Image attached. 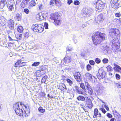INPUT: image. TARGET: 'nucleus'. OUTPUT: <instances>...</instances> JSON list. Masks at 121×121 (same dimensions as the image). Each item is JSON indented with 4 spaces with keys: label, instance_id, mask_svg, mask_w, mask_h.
<instances>
[{
    "label": "nucleus",
    "instance_id": "nucleus-63",
    "mask_svg": "<svg viewBox=\"0 0 121 121\" xmlns=\"http://www.w3.org/2000/svg\"><path fill=\"white\" fill-rule=\"evenodd\" d=\"M115 119L114 118H112L110 120V121H114Z\"/></svg>",
    "mask_w": 121,
    "mask_h": 121
},
{
    "label": "nucleus",
    "instance_id": "nucleus-50",
    "mask_svg": "<svg viewBox=\"0 0 121 121\" xmlns=\"http://www.w3.org/2000/svg\"><path fill=\"white\" fill-rule=\"evenodd\" d=\"M13 43H9L8 44V48H11L13 47Z\"/></svg>",
    "mask_w": 121,
    "mask_h": 121
},
{
    "label": "nucleus",
    "instance_id": "nucleus-43",
    "mask_svg": "<svg viewBox=\"0 0 121 121\" xmlns=\"http://www.w3.org/2000/svg\"><path fill=\"white\" fill-rule=\"evenodd\" d=\"M99 109L104 114H105L106 112V111L105 109L103 108H99Z\"/></svg>",
    "mask_w": 121,
    "mask_h": 121
},
{
    "label": "nucleus",
    "instance_id": "nucleus-6",
    "mask_svg": "<svg viewBox=\"0 0 121 121\" xmlns=\"http://www.w3.org/2000/svg\"><path fill=\"white\" fill-rule=\"evenodd\" d=\"M110 36L112 37H120V32L119 30L117 29L112 28L109 32Z\"/></svg>",
    "mask_w": 121,
    "mask_h": 121
},
{
    "label": "nucleus",
    "instance_id": "nucleus-34",
    "mask_svg": "<svg viewBox=\"0 0 121 121\" xmlns=\"http://www.w3.org/2000/svg\"><path fill=\"white\" fill-rule=\"evenodd\" d=\"M16 38L18 39H21L22 36V34H17L15 35Z\"/></svg>",
    "mask_w": 121,
    "mask_h": 121
},
{
    "label": "nucleus",
    "instance_id": "nucleus-30",
    "mask_svg": "<svg viewBox=\"0 0 121 121\" xmlns=\"http://www.w3.org/2000/svg\"><path fill=\"white\" fill-rule=\"evenodd\" d=\"M38 109L40 112L43 113H44L45 111V109H43L42 107L40 106L38 108Z\"/></svg>",
    "mask_w": 121,
    "mask_h": 121
},
{
    "label": "nucleus",
    "instance_id": "nucleus-31",
    "mask_svg": "<svg viewBox=\"0 0 121 121\" xmlns=\"http://www.w3.org/2000/svg\"><path fill=\"white\" fill-rule=\"evenodd\" d=\"M36 76L38 77H40L43 75L40 70H37L36 72Z\"/></svg>",
    "mask_w": 121,
    "mask_h": 121
},
{
    "label": "nucleus",
    "instance_id": "nucleus-37",
    "mask_svg": "<svg viewBox=\"0 0 121 121\" xmlns=\"http://www.w3.org/2000/svg\"><path fill=\"white\" fill-rule=\"evenodd\" d=\"M66 81H67V83L69 84V85L70 86H71L73 84V81L70 79L69 78H67L66 79Z\"/></svg>",
    "mask_w": 121,
    "mask_h": 121
},
{
    "label": "nucleus",
    "instance_id": "nucleus-36",
    "mask_svg": "<svg viewBox=\"0 0 121 121\" xmlns=\"http://www.w3.org/2000/svg\"><path fill=\"white\" fill-rule=\"evenodd\" d=\"M80 86L83 90H85L86 89L85 86L83 83L82 82L80 84Z\"/></svg>",
    "mask_w": 121,
    "mask_h": 121
},
{
    "label": "nucleus",
    "instance_id": "nucleus-15",
    "mask_svg": "<svg viewBox=\"0 0 121 121\" xmlns=\"http://www.w3.org/2000/svg\"><path fill=\"white\" fill-rule=\"evenodd\" d=\"M103 71L101 69H99L98 71V73H97V76L98 78L100 80L103 78Z\"/></svg>",
    "mask_w": 121,
    "mask_h": 121
},
{
    "label": "nucleus",
    "instance_id": "nucleus-44",
    "mask_svg": "<svg viewBox=\"0 0 121 121\" xmlns=\"http://www.w3.org/2000/svg\"><path fill=\"white\" fill-rule=\"evenodd\" d=\"M23 12L27 14H29L30 13L29 10L27 8L25 9L24 10Z\"/></svg>",
    "mask_w": 121,
    "mask_h": 121
},
{
    "label": "nucleus",
    "instance_id": "nucleus-57",
    "mask_svg": "<svg viewBox=\"0 0 121 121\" xmlns=\"http://www.w3.org/2000/svg\"><path fill=\"white\" fill-rule=\"evenodd\" d=\"M119 0H111V3H118L117 1Z\"/></svg>",
    "mask_w": 121,
    "mask_h": 121
},
{
    "label": "nucleus",
    "instance_id": "nucleus-24",
    "mask_svg": "<svg viewBox=\"0 0 121 121\" xmlns=\"http://www.w3.org/2000/svg\"><path fill=\"white\" fill-rule=\"evenodd\" d=\"M77 99L79 101H84L85 100V98L82 95H79L77 97Z\"/></svg>",
    "mask_w": 121,
    "mask_h": 121
},
{
    "label": "nucleus",
    "instance_id": "nucleus-46",
    "mask_svg": "<svg viewBox=\"0 0 121 121\" xmlns=\"http://www.w3.org/2000/svg\"><path fill=\"white\" fill-rule=\"evenodd\" d=\"M73 50L72 48H70L69 46L66 48V52H70Z\"/></svg>",
    "mask_w": 121,
    "mask_h": 121
},
{
    "label": "nucleus",
    "instance_id": "nucleus-9",
    "mask_svg": "<svg viewBox=\"0 0 121 121\" xmlns=\"http://www.w3.org/2000/svg\"><path fill=\"white\" fill-rule=\"evenodd\" d=\"M68 54L69 53H66V54L63 59V61L66 64H69L72 61L71 57L68 55Z\"/></svg>",
    "mask_w": 121,
    "mask_h": 121
},
{
    "label": "nucleus",
    "instance_id": "nucleus-29",
    "mask_svg": "<svg viewBox=\"0 0 121 121\" xmlns=\"http://www.w3.org/2000/svg\"><path fill=\"white\" fill-rule=\"evenodd\" d=\"M55 5L57 6H60L61 5V1L60 0H55Z\"/></svg>",
    "mask_w": 121,
    "mask_h": 121
},
{
    "label": "nucleus",
    "instance_id": "nucleus-16",
    "mask_svg": "<svg viewBox=\"0 0 121 121\" xmlns=\"http://www.w3.org/2000/svg\"><path fill=\"white\" fill-rule=\"evenodd\" d=\"M86 104L87 105V107L90 109L93 106L91 100L90 99L89 100L88 97L86 101Z\"/></svg>",
    "mask_w": 121,
    "mask_h": 121
},
{
    "label": "nucleus",
    "instance_id": "nucleus-58",
    "mask_svg": "<svg viewBox=\"0 0 121 121\" xmlns=\"http://www.w3.org/2000/svg\"><path fill=\"white\" fill-rule=\"evenodd\" d=\"M73 2L72 0H67V3L69 5L70 4Z\"/></svg>",
    "mask_w": 121,
    "mask_h": 121
},
{
    "label": "nucleus",
    "instance_id": "nucleus-42",
    "mask_svg": "<svg viewBox=\"0 0 121 121\" xmlns=\"http://www.w3.org/2000/svg\"><path fill=\"white\" fill-rule=\"evenodd\" d=\"M95 61L97 64H99L101 62V61L99 58H96L95 59Z\"/></svg>",
    "mask_w": 121,
    "mask_h": 121
},
{
    "label": "nucleus",
    "instance_id": "nucleus-21",
    "mask_svg": "<svg viewBox=\"0 0 121 121\" xmlns=\"http://www.w3.org/2000/svg\"><path fill=\"white\" fill-rule=\"evenodd\" d=\"M111 4V7L114 9H117L119 7V4L118 3Z\"/></svg>",
    "mask_w": 121,
    "mask_h": 121
},
{
    "label": "nucleus",
    "instance_id": "nucleus-41",
    "mask_svg": "<svg viewBox=\"0 0 121 121\" xmlns=\"http://www.w3.org/2000/svg\"><path fill=\"white\" fill-rule=\"evenodd\" d=\"M108 59L105 58L103 59L102 60L103 63L104 64L108 63Z\"/></svg>",
    "mask_w": 121,
    "mask_h": 121
},
{
    "label": "nucleus",
    "instance_id": "nucleus-23",
    "mask_svg": "<svg viewBox=\"0 0 121 121\" xmlns=\"http://www.w3.org/2000/svg\"><path fill=\"white\" fill-rule=\"evenodd\" d=\"M6 20L2 18L0 19V24L1 25L4 26L6 24Z\"/></svg>",
    "mask_w": 121,
    "mask_h": 121
},
{
    "label": "nucleus",
    "instance_id": "nucleus-3",
    "mask_svg": "<svg viewBox=\"0 0 121 121\" xmlns=\"http://www.w3.org/2000/svg\"><path fill=\"white\" fill-rule=\"evenodd\" d=\"M60 18V15L57 13L52 14H51L50 20L51 21H54L53 24L57 26L61 23Z\"/></svg>",
    "mask_w": 121,
    "mask_h": 121
},
{
    "label": "nucleus",
    "instance_id": "nucleus-35",
    "mask_svg": "<svg viewBox=\"0 0 121 121\" xmlns=\"http://www.w3.org/2000/svg\"><path fill=\"white\" fill-rule=\"evenodd\" d=\"M21 16L19 13H17L15 15V17L17 20L19 21L21 18Z\"/></svg>",
    "mask_w": 121,
    "mask_h": 121
},
{
    "label": "nucleus",
    "instance_id": "nucleus-53",
    "mask_svg": "<svg viewBox=\"0 0 121 121\" xmlns=\"http://www.w3.org/2000/svg\"><path fill=\"white\" fill-rule=\"evenodd\" d=\"M38 7L39 9L41 10L43 8V6L42 4H40L38 5Z\"/></svg>",
    "mask_w": 121,
    "mask_h": 121
},
{
    "label": "nucleus",
    "instance_id": "nucleus-33",
    "mask_svg": "<svg viewBox=\"0 0 121 121\" xmlns=\"http://www.w3.org/2000/svg\"><path fill=\"white\" fill-rule=\"evenodd\" d=\"M55 0H51L49 2V4L51 6H54L55 5Z\"/></svg>",
    "mask_w": 121,
    "mask_h": 121
},
{
    "label": "nucleus",
    "instance_id": "nucleus-4",
    "mask_svg": "<svg viewBox=\"0 0 121 121\" xmlns=\"http://www.w3.org/2000/svg\"><path fill=\"white\" fill-rule=\"evenodd\" d=\"M93 4L96 5V10L99 12L103 10L105 5V3H103L101 0H95Z\"/></svg>",
    "mask_w": 121,
    "mask_h": 121
},
{
    "label": "nucleus",
    "instance_id": "nucleus-39",
    "mask_svg": "<svg viewBox=\"0 0 121 121\" xmlns=\"http://www.w3.org/2000/svg\"><path fill=\"white\" fill-rule=\"evenodd\" d=\"M86 69L88 71H89L91 70L92 68V67L89 64H88L86 66Z\"/></svg>",
    "mask_w": 121,
    "mask_h": 121
},
{
    "label": "nucleus",
    "instance_id": "nucleus-59",
    "mask_svg": "<svg viewBox=\"0 0 121 121\" xmlns=\"http://www.w3.org/2000/svg\"><path fill=\"white\" fill-rule=\"evenodd\" d=\"M74 88L75 89L76 92H77V91L80 88H79V87L77 86H75Z\"/></svg>",
    "mask_w": 121,
    "mask_h": 121
},
{
    "label": "nucleus",
    "instance_id": "nucleus-32",
    "mask_svg": "<svg viewBox=\"0 0 121 121\" xmlns=\"http://www.w3.org/2000/svg\"><path fill=\"white\" fill-rule=\"evenodd\" d=\"M106 68L108 71L111 72L113 71V68L110 65H108Z\"/></svg>",
    "mask_w": 121,
    "mask_h": 121
},
{
    "label": "nucleus",
    "instance_id": "nucleus-48",
    "mask_svg": "<svg viewBox=\"0 0 121 121\" xmlns=\"http://www.w3.org/2000/svg\"><path fill=\"white\" fill-rule=\"evenodd\" d=\"M26 6V4H24L22 2H21L20 5V6L21 8H24Z\"/></svg>",
    "mask_w": 121,
    "mask_h": 121
},
{
    "label": "nucleus",
    "instance_id": "nucleus-64",
    "mask_svg": "<svg viewBox=\"0 0 121 121\" xmlns=\"http://www.w3.org/2000/svg\"><path fill=\"white\" fill-rule=\"evenodd\" d=\"M8 38L10 41H11L13 40V39H12L11 37H10V36H9Z\"/></svg>",
    "mask_w": 121,
    "mask_h": 121
},
{
    "label": "nucleus",
    "instance_id": "nucleus-10",
    "mask_svg": "<svg viewBox=\"0 0 121 121\" xmlns=\"http://www.w3.org/2000/svg\"><path fill=\"white\" fill-rule=\"evenodd\" d=\"M104 19L103 14L102 13L99 14L98 16L97 19V22L100 23L102 22Z\"/></svg>",
    "mask_w": 121,
    "mask_h": 121
},
{
    "label": "nucleus",
    "instance_id": "nucleus-7",
    "mask_svg": "<svg viewBox=\"0 0 121 121\" xmlns=\"http://www.w3.org/2000/svg\"><path fill=\"white\" fill-rule=\"evenodd\" d=\"M22 60L21 59L17 60L15 63L14 67H18L20 68L26 65V63L22 62Z\"/></svg>",
    "mask_w": 121,
    "mask_h": 121
},
{
    "label": "nucleus",
    "instance_id": "nucleus-45",
    "mask_svg": "<svg viewBox=\"0 0 121 121\" xmlns=\"http://www.w3.org/2000/svg\"><path fill=\"white\" fill-rule=\"evenodd\" d=\"M73 4L75 5H77L79 4L80 2L78 0H75L73 2Z\"/></svg>",
    "mask_w": 121,
    "mask_h": 121
},
{
    "label": "nucleus",
    "instance_id": "nucleus-13",
    "mask_svg": "<svg viewBox=\"0 0 121 121\" xmlns=\"http://www.w3.org/2000/svg\"><path fill=\"white\" fill-rule=\"evenodd\" d=\"M98 115V117H101L102 115L100 113H99V111L97 108H95L94 109V115L93 117L94 118H96Z\"/></svg>",
    "mask_w": 121,
    "mask_h": 121
},
{
    "label": "nucleus",
    "instance_id": "nucleus-19",
    "mask_svg": "<svg viewBox=\"0 0 121 121\" xmlns=\"http://www.w3.org/2000/svg\"><path fill=\"white\" fill-rule=\"evenodd\" d=\"M5 0H0V9H3L5 5Z\"/></svg>",
    "mask_w": 121,
    "mask_h": 121
},
{
    "label": "nucleus",
    "instance_id": "nucleus-14",
    "mask_svg": "<svg viewBox=\"0 0 121 121\" xmlns=\"http://www.w3.org/2000/svg\"><path fill=\"white\" fill-rule=\"evenodd\" d=\"M58 89L63 92L67 90V89L65 85L63 83H61L60 84Z\"/></svg>",
    "mask_w": 121,
    "mask_h": 121
},
{
    "label": "nucleus",
    "instance_id": "nucleus-54",
    "mask_svg": "<svg viewBox=\"0 0 121 121\" xmlns=\"http://www.w3.org/2000/svg\"><path fill=\"white\" fill-rule=\"evenodd\" d=\"M121 14L120 13H116L115 14V16L116 17H119L121 16Z\"/></svg>",
    "mask_w": 121,
    "mask_h": 121
},
{
    "label": "nucleus",
    "instance_id": "nucleus-12",
    "mask_svg": "<svg viewBox=\"0 0 121 121\" xmlns=\"http://www.w3.org/2000/svg\"><path fill=\"white\" fill-rule=\"evenodd\" d=\"M73 76L74 78L78 82H80L81 80L82 79L81 78V75L79 72H75Z\"/></svg>",
    "mask_w": 121,
    "mask_h": 121
},
{
    "label": "nucleus",
    "instance_id": "nucleus-60",
    "mask_svg": "<svg viewBox=\"0 0 121 121\" xmlns=\"http://www.w3.org/2000/svg\"><path fill=\"white\" fill-rule=\"evenodd\" d=\"M104 106L107 111L109 110V108L108 106H107L106 105H105Z\"/></svg>",
    "mask_w": 121,
    "mask_h": 121
},
{
    "label": "nucleus",
    "instance_id": "nucleus-1",
    "mask_svg": "<svg viewBox=\"0 0 121 121\" xmlns=\"http://www.w3.org/2000/svg\"><path fill=\"white\" fill-rule=\"evenodd\" d=\"M27 103L24 104L22 102L16 103L13 104V108L17 115L26 117L30 115V110Z\"/></svg>",
    "mask_w": 121,
    "mask_h": 121
},
{
    "label": "nucleus",
    "instance_id": "nucleus-51",
    "mask_svg": "<svg viewBox=\"0 0 121 121\" xmlns=\"http://www.w3.org/2000/svg\"><path fill=\"white\" fill-rule=\"evenodd\" d=\"M115 77L116 79L117 80H119L120 79V76L118 74L116 73L115 75Z\"/></svg>",
    "mask_w": 121,
    "mask_h": 121
},
{
    "label": "nucleus",
    "instance_id": "nucleus-27",
    "mask_svg": "<svg viewBox=\"0 0 121 121\" xmlns=\"http://www.w3.org/2000/svg\"><path fill=\"white\" fill-rule=\"evenodd\" d=\"M29 4L30 7H33L35 6L36 2L35 0H32L29 2Z\"/></svg>",
    "mask_w": 121,
    "mask_h": 121
},
{
    "label": "nucleus",
    "instance_id": "nucleus-2",
    "mask_svg": "<svg viewBox=\"0 0 121 121\" xmlns=\"http://www.w3.org/2000/svg\"><path fill=\"white\" fill-rule=\"evenodd\" d=\"M91 38L93 44L97 46L106 39V35L104 33L98 31L92 36Z\"/></svg>",
    "mask_w": 121,
    "mask_h": 121
},
{
    "label": "nucleus",
    "instance_id": "nucleus-40",
    "mask_svg": "<svg viewBox=\"0 0 121 121\" xmlns=\"http://www.w3.org/2000/svg\"><path fill=\"white\" fill-rule=\"evenodd\" d=\"M48 77V76L47 75H45L42 78V81L43 82H45L46 81Z\"/></svg>",
    "mask_w": 121,
    "mask_h": 121
},
{
    "label": "nucleus",
    "instance_id": "nucleus-11",
    "mask_svg": "<svg viewBox=\"0 0 121 121\" xmlns=\"http://www.w3.org/2000/svg\"><path fill=\"white\" fill-rule=\"evenodd\" d=\"M7 26L11 30H13L14 28V23L13 21L10 19L7 22Z\"/></svg>",
    "mask_w": 121,
    "mask_h": 121
},
{
    "label": "nucleus",
    "instance_id": "nucleus-22",
    "mask_svg": "<svg viewBox=\"0 0 121 121\" xmlns=\"http://www.w3.org/2000/svg\"><path fill=\"white\" fill-rule=\"evenodd\" d=\"M85 75L87 79L90 80L92 79V75L89 73H86L85 74Z\"/></svg>",
    "mask_w": 121,
    "mask_h": 121
},
{
    "label": "nucleus",
    "instance_id": "nucleus-18",
    "mask_svg": "<svg viewBox=\"0 0 121 121\" xmlns=\"http://www.w3.org/2000/svg\"><path fill=\"white\" fill-rule=\"evenodd\" d=\"M116 42H115L112 45V49L113 51L115 52L118 49L119 46L117 44Z\"/></svg>",
    "mask_w": 121,
    "mask_h": 121
},
{
    "label": "nucleus",
    "instance_id": "nucleus-52",
    "mask_svg": "<svg viewBox=\"0 0 121 121\" xmlns=\"http://www.w3.org/2000/svg\"><path fill=\"white\" fill-rule=\"evenodd\" d=\"M109 118H112V116L109 113H108L106 115Z\"/></svg>",
    "mask_w": 121,
    "mask_h": 121
},
{
    "label": "nucleus",
    "instance_id": "nucleus-8",
    "mask_svg": "<svg viewBox=\"0 0 121 121\" xmlns=\"http://www.w3.org/2000/svg\"><path fill=\"white\" fill-rule=\"evenodd\" d=\"M85 84L88 94L90 95H92L93 94V91L91 87L87 82H85Z\"/></svg>",
    "mask_w": 121,
    "mask_h": 121
},
{
    "label": "nucleus",
    "instance_id": "nucleus-56",
    "mask_svg": "<svg viewBox=\"0 0 121 121\" xmlns=\"http://www.w3.org/2000/svg\"><path fill=\"white\" fill-rule=\"evenodd\" d=\"M48 24L47 22H45L44 23V27L46 29H47L48 28Z\"/></svg>",
    "mask_w": 121,
    "mask_h": 121
},
{
    "label": "nucleus",
    "instance_id": "nucleus-17",
    "mask_svg": "<svg viewBox=\"0 0 121 121\" xmlns=\"http://www.w3.org/2000/svg\"><path fill=\"white\" fill-rule=\"evenodd\" d=\"M10 0H8L6 2L7 4V6L9 11H11L13 9V5L10 3H9Z\"/></svg>",
    "mask_w": 121,
    "mask_h": 121
},
{
    "label": "nucleus",
    "instance_id": "nucleus-62",
    "mask_svg": "<svg viewBox=\"0 0 121 121\" xmlns=\"http://www.w3.org/2000/svg\"><path fill=\"white\" fill-rule=\"evenodd\" d=\"M100 90H96V92L97 93V95H99L100 94Z\"/></svg>",
    "mask_w": 121,
    "mask_h": 121
},
{
    "label": "nucleus",
    "instance_id": "nucleus-55",
    "mask_svg": "<svg viewBox=\"0 0 121 121\" xmlns=\"http://www.w3.org/2000/svg\"><path fill=\"white\" fill-rule=\"evenodd\" d=\"M24 36L25 37H28L29 36V33L28 32H26L24 34Z\"/></svg>",
    "mask_w": 121,
    "mask_h": 121
},
{
    "label": "nucleus",
    "instance_id": "nucleus-5",
    "mask_svg": "<svg viewBox=\"0 0 121 121\" xmlns=\"http://www.w3.org/2000/svg\"><path fill=\"white\" fill-rule=\"evenodd\" d=\"M32 29L35 32L40 33L42 32L44 30L43 25L40 24H33L32 26Z\"/></svg>",
    "mask_w": 121,
    "mask_h": 121
},
{
    "label": "nucleus",
    "instance_id": "nucleus-49",
    "mask_svg": "<svg viewBox=\"0 0 121 121\" xmlns=\"http://www.w3.org/2000/svg\"><path fill=\"white\" fill-rule=\"evenodd\" d=\"M116 86L118 88H121V81L119 82V83L116 84Z\"/></svg>",
    "mask_w": 121,
    "mask_h": 121
},
{
    "label": "nucleus",
    "instance_id": "nucleus-47",
    "mask_svg": "<svg viewBox=\"0 0 121 121\" xmlns=\"http://www.w3.org/2000/svg\"><path fill=\"white\" fill-rule=\"evenodd\" d=\"M90 64L92 65H94L95 64V62L93 60H90L89 61Z\"/></svg>",
    "mask_w": 121,
    "mask_h": 121
},
{
    "label": "nucleus",
    "instance_id": "nucleus-26",
    "mask_svg": "<svg viewBox=\"0 0 121 121\" xmlns=\"http://www.w3.org/2000/svg\"><path fill=\"white\" fill-rule=\"evenodd\" d=\"M77 92L79 94L84 95V96H86V95H87V94L86 93L84 94V93L83 91L80 88L77 91Z\"/></svg>",
    "mask_w": 121,
    "mask_h": 121
},
{
    "label": "nucleus",
    "instance_id": "nucleus-28",
    "mask_svg": "<svg viewBox=\"0 0 121 121\" xmlns=\"http://www.w3.org/2000/svg\"><path fill=\"white\" fill-rule=\"evenodd\" d=\"M39 70L40 71H46L48 70L45 67V66L42 65L39 67Z\"/></svg>",
    "mask_w": 121,
    "mask_h": 121
},
{
    "label": "nucleus",
    "instance_id": "nucleus-61",
    "mask_svg": "<svg viewBox=\"0 0 121 121\" xmlns=\"http://www.w3.org/2000/svg\"><path fill=\"white\" fill-rule=\"evenodd\" d=\"M41 72L43 75H44L46 73V71H41Z\"/></svg>",
    "mask_w": 121,
    "mask_h": 121
},
{
    "label": "nucleus",
    "instance_id": "nucleus-25",
    "mask_svg": "<svg viewBox=\"0 0 121 121\" xmlns=\"http://www.w3.org/2000/svg\"><path fill=\"white\" fill-rule=\"evenodd\" d=\"M17 30L18 32L21 33L22 32L23 30V27L22 26H20L17 28Z\"/></svg>",
    "mask_w": 121,
    "mask_h": 121
},
{
    "label": "nucleus",
    "instance_id": "nucleus-38",
    "mask_svg": "<svg viewBox=\"0 0 121 121\" xmlns=\"http://www.w3.org/2000/svg\"><path fill=\"white\" fill-rule=\"evenodd\" d=\"M40 64L39 62H35L32 64V66H36L39 65Z\"/></svg>",
    "mask_w": 121,
    "mask_h": 121
},
{
    "label": "nucleus",
    "instance_id": "nucleus-20",
    "mask_svg": "<svg viewBox=\"0 0 121 121\" xmlns=\"http://www.w3.org/2000/svg\"><path fill=\"white\" fill-rule=\"evenodd\" d=\"M113 65L115 66L113 68L114 69H116L118 72H119L120 70L121 71V67L120 66L115 64H114Z\"/></svg>",
    "mask_w": 121,
    "mask_h": 121
}]
</instances>
